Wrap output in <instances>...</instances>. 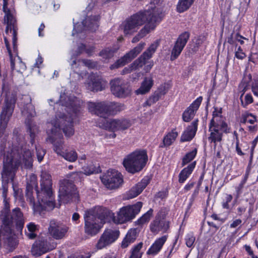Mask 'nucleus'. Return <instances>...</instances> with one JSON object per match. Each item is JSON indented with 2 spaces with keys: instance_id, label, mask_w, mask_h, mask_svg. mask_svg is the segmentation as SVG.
<instances>
[{
  "instance_id": "nucleus-62",
  "label": "nucleus",
  "mask_w": 258,
  "mask_h": 258,
  "mask_svg": "<svg viewBox=\"0 0 258 258\" xmlns=\"http://www.w3.org/2000/svg\"><path fill=\"white\" fill-rule=\"evenodd\" d=\"M45 28V25L43 23L41 24L38 28V35L40 37L43 36L44 34L42 33L43 31Z\"/></svg>"
},
{
  "instance_id": "nucleus-19",
  "label": "nucleus",
  "mask_w": 258,
  "mask_h": 258,
  "mask_svg": "<svg viewBox=\"0 0 258 258\" xmlns=\"http://www.w3.org/2000/svg\"><path fill=\"white\" fill-rule=\"evenodd\" d=\"M119 232L117 230L108 229L103 233L99 238L96 247L101 249L114 242L118 237Z\"/></svg>"
},
{
  "instance_id": "nucleus-34",
  "label": "nucleus",
  "mask_w": 258,
  "mask_h": 258,
  "mask_svg": "<svg viewBox=\"0 0 258 258\" xmlns=\"http://www.w3.org/2000/svg\"><path fill=\"white\" fill-rule=\"evenodd\" d=\"M107 117L111 115H114L118 112L124 109V106L123 104L113 102H107Z\"/></svg>"
},
{
  "instance_id": "nucleus-2",
  "label": "nucleus",
  "mask_w": 258,
  "mask_h": 258,
  "mask_svg": "<svg viewBox=\"0 0 258 258\" xmlns=\"http://www.w3.org/2000/svg\"><path fill=\"white\" fill-rule=\"evenodd\" d=\"M56 120L52 121L49 124L52 127L48 134H51L49 136V140L54 146V150L56 153L62 157L69 162H75L78 158V154L75 150H64L63 138L60 130H62L67 137H70L74 134L73 128V114L70 116L66 115L56 116Z\"/></svg>"
},
{
  "instance_id": "nucleus-8",
  "label": "nucleus",
  "mask_w": 258,
  "mask_h": 258,
  "mask_svg": "<svg viewBox=\"0 0 258 258\" xmlns=\"http://www.w3.org/2000/svg\"><path fill=\"white\" fill-rule=\"evenodd\" d=\"M143 203L138 202L135 204L128 205L121 208L117 215L113 217L115 223L122 224L132 221L141 211Z\"/></svg>"
},
{
  "instance_id": "nucleus-14",
  "label": "nucleus",
  "mask_w": 258,
  "mask_h": 258,
  "mask_svg": "<svg viewBox=\"0 0 258 258\" xmlns=\"http://www.w3.org/2000/svg\"><path fill=\"white\" fill-rule=\"evenodd\" d=\"M59 103L66 106L67 111L69 114L71 112L77 114L81 111L82 101L74 96H68L65 93L61 94Z\"/></svg>"
},
{
  "instance_id": "nucleus-39",
  "label": "nucleus",
  "mask_w": 258,
  "mask_h": 258,
  "mask_svg": "<svg viewBox=\"0 0 258 258\" xmlns=\"http://www.w3.org/2000/svg\"><path fill=\"white\" fill-rule=\"evenodd\" d=\"M153 210L152 209H150L146 213L143 215L135 222V225L137 226H142L144 224L148 223L151 217L153 216Z\"/></svg>"
},
{
  "instance_id": "nucleus-54",
  "label": "nucleus",
  "mask_w": 258,
  "mask_h": 258,
  "mask_svg": "<svg viewBox=\"0 0 258 258\" xmlns=\"http://www.w3.org/2000/svg\"><path fill=\"white\" fill-rule=\"evenodd\" d=\"M235 56L236 58L240 59H242L246 56L245 53L242 52V50L240 46H239L237 50L236 51Z\"/></svg>"
},
{
  "instance_id": "nucleus-20",
  "label": "nucleus",
  "mask_w": 258,
  "mask_h": 258,
  "mask_svg": "<svg viewBox=\"0 0 258 258\" xmlns=\"http://www.w3.org/2000/svg\"><path fill=\"white\" fill-rule=\"evenodd\" d=\"M131 125L130 121L127 119H113L106 120V123L103 124L102 127L109 131L115 132L126 130Z\"/></svg>"
},
{
  "instance_id": "nucleus-33",
  "label": "nucleus",
  "mask_w": 258,
  "mask_h": 258,
  "mask_svg": "<svg viewBox=\"0 0 258 258\" xmlns=\"http://www.w3.org/2000/svg\"><path fill=\"white\" fill-rule=\"evenodd\" d=\"M196 165V162L194 161L189 164L186 167L184 168L179 173L178 175V182L180 183H184L192 172Z\"/></svg>"
},
{
  "instance_id": "nucleus-55",
  "label": "nucleus",
  "mask_w": 258,
  "mask_h": 258,
  "mask_svg": "<svg viewBox=\"0 0 258 258\" xmlns=\"http://www.w3.org/2000/svg\"><path fill=\"white\" fill-rule=\"evenodd\" d=\"M7 244L11 248H14L17 244V242L13 238L9 237L7 238Z\"/></svg>"
},
{
  "instance_id": "nucleus-40",
  "label": "nucleus",
  "mask_w": 258,
  "mask_h": 258,
  "mask_svg": "<svg viewBox=\"0 0 258 258\" xmlns=\"http://www.w3.org/2000/svg\"><path fill=\"white\" fill-rule=\"evenodd\" d=\"M194 0H179L176 10L179 13H182L188 10L194 3Z\"/></svg>"
},
{
  "instance_id": "nucleus-59",
  "label": "nucleus",
  "mask_w": 258,
  "mask_h": 258,
  "mask_svg": "<svg viewBox=\"0 0 258 258\" xmlns=\"http://www.w3.org/2000/svg\"><path fill=\"white\" fill-rule=\"evenodd\" d=\"M242 223L241 220L238 219L233 221L230 224L231 228H236Z\"/></svg>"
},
{
  "instance_id": "nucleus-17",
  "label": "nucleus",
  "mask_w": 258,
  "mask_h": 258,
  "mask_svg": "<svg viewBox=\"0 0 258 258\" xmlns=\"http://www.w3.org/2000/svg\"><path fill=\"white\" fill-rule=\"evenodd\" d=\"M111 91L113 95L118 97H125L131 92L127 83L123 80L117 78L110 81Z\"/></svg>"
},
{
  "instance_id": "nucleus-24",
  "label": "nucleus",
  "mask_w": 258,
  "mask_h": 258,
  "mask_svg": "<svg viewBox=\"0 0 258 258\" xmlns=\"http://www.w3.org/2000/svg\"><path fill=\"white\" fill-rule=\"evenodd\" d=\"M203 98L200 96L197 98L184 111L182 114V119L185 122L190 121L195 115V113L199 109Z\"/></svg>"
},
{
  "instance_id": "nucleus-35",
  "label": "nucleus",
  "mask_w": 258,
  "mask_h": 258,
  "mask_svg": "<svg viewBox=\"0 0 258 258\" xmlns=\"http://www.w3.org/2000/svg\"><path fill=\"white\" fill-rule=\"evenodd\" d=\"M153 85V80L152 78H145L141 87L136 90L137 94H144L148 92Z\"/></svg>"
},
{
  "instance_id": "nucleus-57",
  "label": "nucleus",
  "mask_w": 258,
  "mask_h": 258,
  "mask_svg": "<svg viewBox=\"0 0 258 258\" xmlns=\"http://www.w3.org/2000/svg\"><path fill=\"white\" fill-rule=\"evenodd\" d=\"M195 184V182L194 181L189 182L188 183H187L184 187V191L186 192L190 190L194 186Z\"/></svg>"
},
{
  "instance_id": "nucleus-53",
  "label": "nucleus",
  "mask_w": 258,
  "mask_h": 258,
  "mask_svg": "<svg viewBox=\"0 0 258 258\" xmlns=\"http://www.w3.org/2000/svg\"><path fill=\"white\" fill-rule=\"evenodd\" d=\"M35 148L36 151L38 160L39 162H40L43 159L44 156L45 154V151L41 148L39 147H36V145H35Z\"/></svg>"
},
{
  "instance_id": "nucleus-11",
  "label": "nucleus",
  "mask_w": 258,
  "mask_h": 258,
  "mask_svg": "<svg viewBox=\"0 0 258 258\" xmlns=\"http://www.w3.org/2000/svg\"><path fill=\"white\" fill-rule=\"evenodd\" d=\"M36 191L38 212L42 210H52L55 207L52 187H41L40 190H36Z\"/></svg>"
},
{
  "instance_id": "nucleus-18",
  "label": "nucleus",
  "mask_w": 258,
  "mask_h": 258,
  "mask_svg": "<svg viewBox=\"0 0 258 258\" xmlns=\"http://www.w3.org/2000/svg\"><path fill=\"white\" fill-rule=\"evenodd\" d=\"M48 230V233L53 238L59 240L65 237L69 227L60 222L52 220L50 221Z\"/></svg>"
},
{
  "instance_id": "nucleus-9",
  "label": "nucleus",
  "mask_w": 258,
  "mask_h": 258,
  "mask_svg": "<svg viewBox=\"0 0 258 258\" xmlns=\"http://www.w3.org/2000/svg\"><path fill=\"white\" fill-rule=\"evenodd\" d=\"M159 44L158 41H156L152 43L148 49L144 52L138 59L135 60L128 67L123 69L122 74H128L134 70L142 68L146 63L147 61L152 57L153 54L156 51Z\"/></svg>"
},
{
  "instance_id": "nucleus-36",
  "label": "nucleus",
  "mask_w": 258,
  "mask_h": 258,
  "mask_svg": "<svg viewBox=\"0 0 258 258\" xmlns=\"http://www.w3.org/2000/svg\"><path fill=\"white\" fill-rule=\"evenodd\" d=\"M27 231H25L26 236L29 239H34L37 236V232L38 231L39 226L33 222H30L27 225Z\"/></svg>"
},
{
  "instance_id": "nucleus-1",
  "label": "nucleus",
  "mask_w": 258,
  "mask_h": 258,
  "mask_svg": "<svg viewBox=\"0 0 258 258\" xmlns=\"http://www.w3.org/2000/svg\"><path fill=\"white\" fill-rule=\"evenodd\" d=\"M12 146L11 151H7L4 154L1 172L3 181L1 189L4 208L10 206L9 199L7 198L8 183L10 180L13 181L21 163H22L25 168H31L32 167V153L26 147L24 136L20 134L14 135Z\"/></svg>"
},
{
  "instance_id": "nucleus-64",
  "label": "nucleus",
  "mask_w": 258,
  "mask_h": 258,
  "mask_svg": "<svg viewBox=\"0 0 258 258\" xmlns=\"http://www.w3.org/2000/svg\"><path fill=\"white\" fill-rule=\"evenodd\" d=\"M83 62L86 66L88 67L89 68H93L95 66L94 62H92L91 60H84Z\"/></svg>"
},
{
  "instance_id": "nucleus-7",
  "label": "nucleus",
  "mask_w": 258,
  "mask_h": 258,
  "mask_svg": "<svg viewBox=\"0 0 258 258\" xmlns=\"http://www.w3.org/2000/svg\"><path fill=\"white\" fill-rule=\"evenodd\" d=\"M147 161L148 156L145 150H136L124 158L123 165L127 171L135 174L144 168Z\"/></svg>"
},
{
  "instance_id": "nucleus-52",
  "label": "nucleus",
  "mask_w": 258,
  "mask_h": 258,
  "mask_svg": "<svg viewBox=\"0 0 258 258\" xmlns=\"http://www.w3.org/2000/svg\"><path fill=\"white\" fill-rule=\"evenodd\" d=\"M195 237L194 236L192 233L188 234L185 237V242L186 245L188 247H191L195 241Z\"/></svg>"
},
{
  "instance_id": "nucleus-5",
  "label": "nucleus",
  "mask_w": 258,
  "mask_h": 258,
  "mask_svg": "<svg viewBox=\"0 0 258 258\" xmlns=\"http://www.w3.org/2000/svg\"><path fill=\"white\" fill-rule=\"evenodd\" d=\"M0 219L3 223V230L8 235L12 233V225L16 224V227L18 231L22 232L24 225V218L21 209L16 208L10 212V206L4 208L1 211Z\"/></svg>"
},
{
  "instance_id": "nucleus-48",
  "label": "nucleus",
  "mask_w": 258,
  "mask_h": 258,
  "mask_svg": "<svg viewBox=\"0 0 258 258\" xmlns=\"http://www.w3.org/2000/svg\"><path fill=\"white\" fill-rule=\"evenodd\" d=\"M243 94H242L240 97V99L241 101V105L244 107H246V106L251 103L253 102V98L251 94H247L245 95L244 98V100L242 98Z\"/></svg>"
},
{
  "instance_id": "nucleus-38",
  "label": "nucleus",
  "mask_w": 258,
  "mask_h": 258,
  "mask_svg": "<svg viewBox=\"0 0 258 258\" xmlns=\"http://www.w3.org/2000/svg\"><path fill=\"white\" fill-rule=\"evenodd\" d=\"M41 187H52V180L50 174L46 171L43 170L41 173Z\"/></svg>"
},
{
  "instance_id": "nucleus-22",
  "label": "nucleus",
  "mask_w": 258,
  "mask_h": 258,
  "mask_svg": "<svg viewBox=\"0 0 258 258\" xmlns=\"http://www.w3.org/2000/svg\"><path fill=\"white\" fill-rule=\"evenodd\" d=\"M88 109L92 114H96L101 117H107V102H89L88 103Z\"/></svg>"
},
{
  "instance_id": "nucleus-29",
  "label": "nucleus",
  "mask_w": 258,
  "mask_h": 258,
  "mask_svg": "<svg viewBox=\"0 0 258 258\" xmlns=\"http://www.w3.org/2000/svg\"><path fill=\"white\" fill-rule=\"evenodd\" d=\"M198 119L195 120L183 132L180 138V142L191 141L195 136L198 129Z\"/></svg>"
},
{
  "instance_id": "nucleus-49",
  "label": "nucleus",
  "mask_w": 258,
  "mask_h": 258,
  "mask_svg": "<svg viewBox=\"0 0 258 258\" xmlns=\"http://www.w3.org/2000/svg\"><path fill=\"white\" fill-rule=\"evenodd\" d=\"M114 52L112 49L107 48L102 50L100 52V55L106 59L109 58L113 56Z\"/></svg>"
},
{
  "instance_id": "nucleus-23",
  "label": "nucleus",
  "mask_w": 258,
  "mask_h": 258,
  "mask_svg": "<svg viewBox=\"0 0 258 258\" xmlns=\"http://www.w3.org/2000/svg\"><path fill=\"white\" fill-rule=\"evenodd\" d=\"M54 248L53 245H51L44 239H39L36 241L33 244L31 253L35 256H39Z\"/></svg>"
},
{
  "instance_id": "nucleus-6",
  "label": "nucleus",
  "mask_w": 258,
  "mask_h": 258,
  "mask_svg": "<svg viewBox=\"0 0 258 258\" xmlns=\"http://www.w3.org/2000/svg\"><path fill=\"white\" fill-rule=\"evenodd\" d=\"M25 102L21 103V106L22 108V112L24 115H27V118L25 120V123L26 125L27 132L29 134L30 143L33 145L35 142V138L36 135L39 133V127L30 117L36 115V112L34 106L31 103V98L28 96H24L22 98Z\"/></svg>"
},
{
  "instance_id": "nucleus-27",
  "label": "nucleus",
  "mask_w": 258,
  "mask_h": 258,
  "mask_svg": "<svg viewBox=\"0 0 258 258\" xmlns=\"http://www.w3.org/2000/svg\"><path fill=\"white\" fill-rule=\"evenodd\" d=\"M150 182V178L146 176L133 186L127 193L128 199H133L139 195Z\"/></svg>"
},
{
  "instance_id": "nucleus-47",
  "label": "nucleus",
  "mask_w": 258,
  "mask_h": 258,
  "mask_svg": "<svg viewBox=\"0 0 258 258\" xmlns=\"http://www.w3.org/2000/svg\"><path fill=\"white\" fill-rule=\"evenodd\" d=\"M9 0H3V10L5 13L4 20L15 18L11 11L8 8Z\"/></svg>"
},
{
  "instance_id": "nucleus-46",
  "label": "nucleus",
  "mask_w": 258,
  "mask_h": 258,
  "mask_svg": "<svg viewBox=\"0 0 258 258\" xmlns=\"http://www.w3.org/2000/svg\"><path fill=\"white\" fill-rule=\"evenodd\" d=\"M256 121L255 116L251 113H245L242 115V120L241 122L246 123L248 122L250 124H253Z\"/></svg>"
},
{
  "instance_id": "nucleus-45",
  "label": "nucleus",
  "mask_w": 258,
  "mask_h": 258,
  "mask_svg": "<svg viewBox=\"0 0 258 258\" xmlns=\"http://www.w3.org/2000/svg\"><path fill=\"white\" fill-rule=\"evenodd\" d=\"M143 242H140L135 245L132 250L131 255L129 258H141L142 253L140 252L143 247Z\"/></svg>"
},
{
  "instance_id": "nucleus-50",
  "label": "nucleus",
  "mask_w": 258,
  "mask_h": 258,
  "mask_svg": "<svg viewBox=\"0 0 258 258\" xmlns=\"http://www.w3.org/2000/svg\"><path fill=\"white\" fill-rule=\"evenodd\" d=\"M125 237L127 239H128L130 241L133 243L137 238L136 230L135 229H130L126 234Z\"/></svg>"
},
{
  "instance_id": "nucleus-37",
  "label": "nucleus",
  "mask_w": 258,
  "mask_h": 258,
  "mask_svg": "<svg viewBox=\"0 0 258 258\" xmlns=\"http://www.w3.org/2000/svg\"><path fill=\"white\" fill-rule=\"evenodd\" d=\"M178 135V134L175 129L172 130L170 132L168 133L164 137L163 140V145L161 146V147L163 148L170 146L175 141Z\"/></svg>"
},
{
  "instance_id": "nucleus-61",
  "label": "nucleus",
  "mask_w": 258,
  "mask_h": 258,
  "mask_svg": "<svg viewBox=\"0 0 258 258\" xmlns=\"http://www.w3.org/2000/svg\"><path fill=\"white\" fill-rule=\"evenodd\" d=\"M80 218V215L78 213H74L72 216V220L76 223H78L79 222Z\"/></svg>"
},
{
  "instance_id": "nucleus-3",
  "label": "nucleus",
  "mask_w": 258,
  "mask_h": 258,
  "mask_svg": "<svg viewBox=\"0 0 258 258\" xmlns=\"http://www.w3.org/2000/svg\"><path fill=\"white\" fill-rule=\"evenodd\" d=\"M160 10L155 8L147 11H140L131 16L122 23L124 33L126 35L132 34L137 31L140 27L146 23L149 26H152L154 29V24L160 20Z\"/></svg>"
},
{
  "instance_id": "nucleus-25",
  "label": "nucleus",
  "mask_w": 258,
  "mask_h": 258,
  "mask_svg": "<svg viewBox=\"0 0 258 258\" xmlns=\"http://www.w3.org/2000/svg\"><path fill=\"white\" fill-rule=\"evenodd\" d=\"M104 83L105 82L101 77L93 74L89 76L87 83V87L91 91H100L103 89V86Z\"/></svg>"
},
{
  "instance_id": "nucleus-28",
  "label": "nucleus",
  "mask_w": 258,
  "mask_h": 258,
  "mask_svg": "<svg viewBox=\"0 0 258 258\" xmlns=\"http://www.w3.org/2000/svg\"><path fill=\"white\" fill-rule=\"evenodd\" d=\"M209 126L213 127L220 128L225 134L230 132V127H228L226 122L222 120V117L218 113L214 111L213 113V118L210 121Z\"/></svg>"
},
{
  "instance_id": "nucleus-56",
  "label": "nucleus",
  "mask_w": 258,
  "mask_h": 258,
  "mask_svg": "<svg viewBox=\"0 0 258 258\" xmlns=\"http://www.w3.org/2000/svg\"><path fill=\"white\" fill-rule=\"evenodd\" d=\"M132 243V242L130 241L128 239H127L126 237H125L121 242V247L123 248H125Z\"/></svg>"
},
{
  "instance_id": "nucleus-31",
  "label": "nucleus",
  "mask_w": 258,
  "mask_h": 258,
  "mask_svg": "<svg viewBox=\"0 0 258 258\" xmlns=\"http://www.w3.org/2000/svg\"><path fill=\"white\" fill-rule=\"evenodd\" d=\"M209 132L210 135L208 138V141L210 143H213L214 147H216L218 143H220L223 140V133L220 128L213 127L209 126Z\"/></svg>"
},
{
  "instance_id": "nucleus-30",
  "label": "nucleus",
  "mask_w": 258,
  "mask_h": 258,
  "mask_svg": "<svg viewBox=\"0 0 258 258\" xmlns=\"http://www.w3.org/2000/svg\"><path fill=\"white\" fill-rule=\"evenodd\" d=\"M4 23L7 24V27L6 29V33L7 34L9 33V32H13V45L14 50L17 49V30L18 28L17 26V23L15 18L7 19L4 20Z\"/></svg>"
},
{
  "instance_id": "nucleus-21",
  "label": "nucleus",
  "mask_w": 258,
  "mask_h": 258,
  "mask_svg": "<svg viewBox=\"0 0 258 258\" xmlns=\"http://www.w3.org/2000/svg\"><path fill=\"white\" fill-rule=\"evenodd\" d=\"M189 36L190 34L188 32H184L179 36L171 51L170 56L171 60L176 59L181 53L189 38Z\"/></svg>"
},
{
  "instance_id": "nucleus-43",
  "label": "nucleus",
  "mask_w": 258,
  "mask_h": 258,
  "mask_svg": "<svg viewBox=\"0 0 258 258\" xmlns=\"http://www.w3.org/2000/svg\"><path fill=\"white\" fill-rule=\"evenodd\" d=\"M150 29H152V26L146 25L142 29L139 33L135 36L132 39L133 43L138 42L141 38L145 36L150 32Z\"/></svg>"
},
{
  "instance_id": "nucleus-13",
  "label": "nucleus",
  "mask_w": 258,
  "mask_h": 258,
  "mask_svg": "<svg viewBox=\"0 0 258 258\" xmlns=\"http://www.w3.org/2000/svg\"><path fill=\"white\" fill-rule=\"evenodd\" d=\"M103 184L110 189L118 188L123 182L121 174L115 170H109L101 177Z\"/></svg>"
},
{
  "instance_id": "nucleus-4",
  "label": "nucleus",
  "mask_w": 258,
  "mask_h": 258,
  "mask_svg": "<svg viewBox=\"0 0 258 258\" xmlns=\"http://www.w3.org/2000/svg\"><path fill=\"white\" fill-rule=\"evenodd\" d=\"M108 215V210L101 207L86 211L84 215L85 233L91 236L96 235L105 223V219Z\"/></svg>"
},
{
  "instance_id": "nucleus-58",
  "label": "nucleus",
  "mask_w": 258,
  "mask_h": 258,
  "mask_svg": "<svg viewBox=\"0 0 258 258\" xmlns=\"http://www.w3.org/2000/svg\"><path fill=\"white\" fill-rule=\"evenodd\" d=\"M257 141H258V137H256L252 142V147L251 148V153H250V159H251L253 157V151H254V149L256 146V145L257 144Z\"/></svg>"
},
{
  "instance_id": "nucleus-63",
  "label": "nucleus",
  "mask_w": 258,
  "mask_h": 258,
  "mask_svg": "<svg viewBox=\"0 0 258 258\" xmlns=\"http://www.w3.org/2000/svg\"><path fill=\"white\" fill-rule=\"evenodd\" d=\"M241 39H245L244 37L240 35L239 33H237L235 36V39L236 41L239 42L241 44H243L244 43V41L241 40Z\"/></svg>"
},
{
  "instance_id": "nucleus-12",
  "label": "nucleus",
  "mask_w": 258,
  "mask_h": 258,
  "mask_svg": "<svg viewBox=\"0 0 258 258\" xmlns=\"http://www.w3.org/2000/svg\"><path fill=\"white\" fill-rule=\"evenodd\" d=\"M16 96L7 95L5 101V106L0 115V133H3L10 117L11 116L16 103Z\"/></svg>"
},
{
  "instance_id": "nucleus-10",
  "label": "nucleus",
  "mask_w": 258,
  "mask_h": 258,
  "mask_svg": "<svg viewBox=\"0 0 258 258\" xmlns=\"http://www.w3.org/2000/svg\"><path fill=\"white\" fill-rule=\"evenodd\" d=\"M59 201L64 204L78 200L79 195L75 185L68 180H63L59 183Z\"/></svg>"
},
{
  "instance_id": "nucleus-16",
  "label": "nucleus",
  "mask_w": 258,
  "mask_h": 258,
  "mask_svg": "<svg viewBox=\"0 0 258 258\" xmlns=\"http://www.w3.org/2000/svg\"><path fill=\"white\" fill-rule=\"evenodd\" d=\"M145 45V43L141 42L134 49L126 53L123 56L118 59L115 63L110 66V69L113 70L124 66L131 62L142 50Z\"/></svg>"
},
{
  "instance_id": "nucleus-26",
  "label": "nucleus",
  "mask_w": 258,
  "mask_h": 258,
  "mask_svg": "<svg viewBox=\"0 0 258 258\" xmlns=\"http://www.w3.org/2000/svg\"><path fill=\"white\" fill-rule=\"evenodd\" d=\"M169 227V222L161 219L159 216H156L155 219L150 225V230L154 234H157L160 231L165 232Z\"/></svg>"
},
{
  "instance_id": "nucleus-15",
  "label": "nucleus",
  "mask_w": 258,
  "mask_h": 258,
  "mask_svg": "<svg viewBox=\"0 0 258 258\" xmlns=\"http://www.w3.org/2000/svg\"><path fill=\"white\" fill-rule=\"evenodd\" d=\"M100 19L99 16H94L92 17H87L84 20L81 24L78 23H74V30L72 33L74 35V31L76 33H81L85 30H89L90 31H95L98 27V21Z\"/></svg>"
},
{
  "instance_id": "nucleus-44",
  "label": "nucleus",
  "mask_w": 258,
  "mask_h": 258,
  "mask_svg": "<svg viewBox=\"0 0 258 258\" xmlns=\"http://www.w3.org/2000/svg\"><path fill=\"white\" fill-rule=\"evenodd\" d=\"M197 154V149L195 148L194 150L186 153L183 157L182 160V166H184L186 164L191 161L196 157Z\"/></svg>"
},
{
  "instance_id": "nucleus-32",
  "label": "nucleus",
  "mask_w": 258,
  "mask_h": 258,
  "mask_svg": "<svg viewBox=\"0 0 258 258\" xmlns=\"http://www.w3.org/2000/svg\"><path fill=\"white\" fill-rule=\"evenodd\" d=\"M167 238V236L165 235L157 239L148 249L147 254L152 255L157 254L166 241Z\"/></svg>"
},
{
  "instance_id": "nucleus-60",
  "label": "nucleus",
  "mask_w": 258,
  "mask_h": 258,
  "mask_svg": "<svg viewBox=\"0 0 258 258\" xmlns=\"http://www.w3.org/2000/svg\"><path fill=\"white\" fill-rule=\"evenodd\" d=\"M86 52V45L81 44L78 48V53L76 56H77L78 55H80L81 53H82L83 52Z\"/></svg>"
},
{
  "instance_id": "nucleus-42",
  "label": "nucleus",
  "mask_w": 258,
  "mask_h": 258,
  "mask_svg": "<svg viewBox=\"0 0 258 258\" xmlns=\"http://www.w3.org/2000/svg\"><path fill=\"white\" fill-rule=\"evenodd\" d=\"M32 190L33 186L29 184H27L26 189V196L27 197V200L29 201V202L33 206L35 211L38 212V203H35L34 198L32 196Z\"/></svg>"
},
{
  "instance_id": "nucleus-51",
  "label": "nucleus",
  "mask_w": 258,
  "mask_h": 258,
  "mask_svg": "<svg viewBox=\"0 0 258 258\" xmlns=\"http://www.w3.org/2000/svg\"><path fill=\"white\" fill-rule=\"evenodd\" d=\"M160 95L157 93L151 96L145 103V105L151 106L159 99Z\"/></svg>"
},
{
  "instance_id": "nucleus-41",
  "label": "nucleus",
  "mask_w": 258,
  "mask_h": 258,
  "mask_svg": "<svg viewBox=\"0 0 258 258\" xmlns=\"http://www.w3.org/2000/svg\"><path fill=\"white\" fill-rule=\"evenodd\" d=\"M194 0H179L176 10L179 13H182L188 10L194 3Z\"/></svg>"
}]
</instances>
